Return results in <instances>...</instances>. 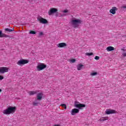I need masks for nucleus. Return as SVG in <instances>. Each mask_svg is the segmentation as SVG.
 I'll use <instances>...</instances> for the list:
<instances>
[{
	"label": "nucleus",
	"instance_id": "f257e3e1",
	"mask_svg": "<svg viewBox=\"0 0 126 126\" xmlns=\"http://www.w3.org/2000/svg\"><path fill=\"white\" fill-rule=\"evenodd\" d=\"M16 111V107L13 106H9L7 109L3 111V114L4 115H10V114H14Z\"/></svg>",
	"mask_w": 126,
	"mask_h": 126
},
{
	"label": "nucleus",
	"instance_id": "f03ea898",
	"mask_svg": "<svg viewBox=\"0 0 126 126\" xmlns=\"http://www.w3.org/2000/svg\"><path fill=\"white\" fill-rule=\"evenodd\" d=\"M71 23L74 28H77L79 26V25L82 23V21L80 19L73 18L71 21Z\"/></svg>",
	"mask_w": 126,
	"mask_h": 126
},
{
	"label": "nucleus",
	"instance_id": "7ed1b4c3",
	"mask_svg": "<svg viewBox=\"0 0 126 126\" xmlns=\"http://www.w3.org/2000/svg\"><path fill=\"white\" fill-rule=\"evenodd\" d=\"M74 106L79 110H82L83 108L86 107V105L85 104H81L78 101H75L74 103Z\"/></svg>",
	"mask_w": 126,
	"mask_h": 126
},
{
	"label": "nucleus",
	"instance_id": "20e7f679",
	"mask_svg": "<svg viewBox=\"0 0 126 126\" xmlns=\"http://www.w3.org/2000/svg\"><path fill=\"white\" fill-rule=\"evenodd\" d=\"M29 63L28 60L22 59L18 61L17 64H18V65H24V64H26V63Z\"/></svg>",
	"mask_w": 126,
	"mask_h": 126
},
{
	"label": "nucleus",
	"instance_id": "39448f33",
	"mask_svg": "<svg viewBox=\"0 0 126 126\" xmlns=\"http://www.w3.org/2000/svg\"><path fill=\"white\" fill-rule=\"evenodd\" d=\"M37 20L39 21L40 23H42V24H47L49 23L48 20H47L46 19H44L41 16H38L37 17Z\"/></svg>",
	"mask_w": 126,
	"mask_h": 126
},
{
	"label": "nucleus",
	"instance_id": "423d86ee",
	"mask_svg": "<svg viewBox=\"0 0 126 126\" xmlns=\"http://www.w3.org/2000/svg\"><path fill=\"white\" fill-rule=\"evenodd\" d=\"M46 67H47V65L43 63H40L37 66V70H38V71L43 70V69L46 68Z\"/></svg>",
	"mask_w": 126,
	"mask_h": 126
},
{
	"label": "nucleus",
	"instance_id": "0eeeda50",
	"mask_svg": "<svg viewBox=\"0 0 126 126\" xmlns=\"http://www.w3.org/2000/svg\"><path fill=\"white\" fill-rule=\"evenodd\" d=\"M58 12V9L56 8H52L48 11L49 15H53L54 13Z\"/></svg>",
	"mask_w": 126,
	"mask_h": 126
},
{
	"label": "nucleus",
	"instance_id": "6e6552de",
	"mask_svg": "<svg viewBox=\"0 0 126 126\" xmlns=\"http://www.w3.org/2000/svg\"><path fill=\"white\" fill-rule=\"evenodd\" d=\"M106 115H111L112 114H117V112L115 110H112L110 109H106L105 111Z\"/></svg>",
	"mask_w": 126,
	"mask_h": 126
},
{
	"label": "nucleus",
	"instance_id": "1a4fd4ad",
	"mask_svg": "<svg viewBox=\"0 0 126 126\" xmlns=\"http://www.w3.org/2000/svg\"><path fill=\"white\" fill-rule=\"evenodd\" d=\"M9 68L7 67H0V73H5V72H8Z\"/></svg>",
	"mask_w": 126,
	"mask_h": 126
},
{
	"label": "nucleus",
	"instance_id": "9d476101",
	"mask_svg": "<svg viewBox=\"0 0 126 126\" xmlns=\"http://www.w3.org/2000/svg\"><path fill=\"white\" fill-rule=\"evenodd\" d=\"M78 113H79V109L77 108H74L72 110L71 114L72 115V116H74L75 114H77Z\"/></svg>",
	"mask_w": 126,
	"mask_h": 126
},
{
	"label": "nucleus",
	"instance_id": "9b49d317",
	"mask_svg": "<svg viewBox=\"0 0 126 126\" xmlns=\"http://www.w3.org/2000/svg\"><path fill=\"white\" fill-rule=\"evenodd\" d=\"M9 35L3 33L0 30V38H2V37L9 38Z\"/></svg>",
	"mask_w": 126,
	"mask_h": 126
},
{
	"label": "nucleus",
	"instance_id": "f8f14e48",
	"mask_svg": "<svg viewBox=\"0 0 126 126\" xmlns=\"http://www.w3.org/2000/svg\"><path fill=\"white\" fill-rule=\"evenodd\" d=\"M116 10H118V8L116 7H113L110 10V12L112 14H116Z\"/></svg>",
	"mask_w": 126,
	"mask_h": 126
},
{
	"label": "nucleus",
	"instance_id": "ddd939ff",
	"mask_svg": "<svg viewBox=\"0 0 126 126\" xmlns=\"http://www.w3.org/2000/svg\"><path fill=\"white\" fill-rule=\"evenodd\" d=\"M67 45L66 43L64 42L60 43L57 45V47L58 48H63V47H66Z\"/></svg>",
	"mask_w": 126,
	"mask_h": 126
},
{
	"label": "nucleus",
	"instance_id": "4468645a",
	"mask_svg": "<svg viewBox=\"0 0 126 126\" xmlns=\"http://www.w3.org/2000/svg\"><path fill=\"white\" fill-rule=\"evenodd\" d=\"M39 92V91H32L29 92V94L30 96H32V95H35V94H37Z\"/></svg>",
	"mask_w": 126,
	"mask_h": 126
},
{
	"label": "nucleus",
	"instance_id": "2eb2a0df",
	"mask_svg": "<svg viewBox=\"0 0 126 126\" xmlns=\"http://www.w3.org/2000/svg\"><path fill=\"white\" fill-rule=\"evenodd\" d=\"M42 98H43V94L39 93L37 94V100L40 101L42 100Z\"/></svg>",
	"mask_w": 126,
	"mask_h": 126
},
{
	"label": "nucleus",
	"instance_id": "dca6fc26",
	"mask_svg": "<svg viewBox=\"0 0 126 126\" xmlns=\"http://www.w3.org/2000/svg\"><path fill=\"white\" fill-rule=\"evenodd\" d=\"M106 50L108 52H111L112 51H114V50H115V48L113 46H108L107 47Z\"/></svg>",
	"mask_w": 126,
	"mask_h": 126
},
{
	"label": "nucleus",
	"instance_id": "f3484780",
	"mask_svg": "<svg viewBox=\"0 0 126 126\" xmlns=\"http://www.w3.org/2000/svg\"><path fill=\"white\" fill-rule=\"evenodd\" d=\"M82 67H83V64H79L77 65L78 70H81V69H82Z\"/></svg>",
	"mask_w": 126,
	"mask_h": 126
},
{
	"label": "nucleus",
	"instance_id": "a211bd4d",
	"mask_svg": "<svg viewBox=\"0 0 126 126\" xmlns=\"http://www.w3.org/2000/svg\"><path fill=\"white\" fill-rule=\"evenodd\" d=\"M5 31L6 32H13V31H14V29L13 28L12 29H8V28H6L5 29Z\"/></svg>",
	"mask_w": 126,
	"mask_h": 126
},
{
	"label": "nucleus",
	"instance_id": "6ab92c4d",
	"mask_svg": "<svg viewBox=\"0 0 126 126\" xmlns=\"http://www.w3.org/2000/svg\"><path fill=\"white\" fill-rule=\"evenodd\" d=\"M98 74V73L97 72H92L91 73V75L92 76H94V75H97Z\"/></svg>",
	"mask_w": 126,
	"mask_h": 126
},
{
	"label": "nucleus",
	"instance_id": "aec40b11",
	"mask_svg": "<svg viewBox=\"0 0 126 126\" xmlns=\"http://www.w3.org/2000/svg\"><path fill=\"white\" fill-rule=\"evenodd\" d=\"M108 118L106 117H103L101 119V121H107L108 120Z\"/></svg>",
	"mask_w": 126,
	"mask_h": 126
},
{
	"label": "nucleus",
	"instance_id": "412c9836",
	"mask_svg": "<svg viewBox=\"0 0 126 126\" xmlns=\"http://www.w3.org/2000/svg\"><path fill=\"white\" fill-rule=\"evenodd\" d=\"M33 106H38V105H40V103L39 102H33Z\"/></svg>",
	"mask_w": 126,
	"mask_h": 126
},
{
	"label": "nucleus",
	"instance_id": "4be33fe9",
	"mask_svg": "<svg viewBox=\"0 0 126 126\" xmlns=\"http://www.w3.org/2000/svg\"><path fill=\"white\" fill-rule=\"evenodd\" d=\"M61 107L64 108V109H66V104H62L61 105Z\"/></svg>",
	"mask_w": 126,
	"mask_h": 126
},
{
	"label": "nucleus",
	"instance_id": "5701e85b",
	"mask_svg": "<svg viewBox=\"0 0 126 126\" xmlns=\"http://www.w3.org/2000/svg\"><path fill=\"white\" fill-rule=\"evenodd\" d=\"M76 62V60L75 59H71L70 60V62L72 63H74Z\"/></svg>",
	"mask_w": 126,
	"mask_h": 126
},
{
	"label": "nucleus",
	"instance_id": "b1692460",
	"mask_svg": "<svg viewBox=\"0 0 126 126\" xmlns=\"http://www.w3.org/2000/svg\"><path fill=\"white\" fill-rule=\"evenodd\" d=\"M30 34H36V32L34 31H31L30 32Z\"/></svg>",
	"mask_w": 126,
	"mask_h": 126
},
{
	"label": "nucleus",
	"instance_id": "393cba45",
	"mask_svg": "<svg viewBox=\"0 0 126 126\" xmlns=\"http://www.w3.org/2000/svg\"><path fill=\"white\" fill-rule=\"evenodd\" d=\"M86 56H92L93 55V53H86Z\"/></svg>",
	"mask_w": 126,
	"mask_h": 126
},
{
	"label": "nucleus",
	"instance_id": "a878e982",
	"mask_svg": "<svg viewBox=\"0 0 126 126\" xmlns=\"http://www.w3.org/2000/svg\"><path fill=\"white\" fill-rule=\"evenodd\" d=\"M94 59H95L96 61H98V60L100 59V57H99V56H95V57L94 58Z\"/></svg>",
	"mask_w": 126,
	"mask_h": 126
},
{
	"label": "nucleus",
	"instance_id": "bb28decb",
	"mask_svg": "<svg viewBox=\"0 0 126 126\" xmlns=\"http://www.w3.org/2000/svg\"><path fill=\"white\" fill-rule=\"evenodd\" d=\"M63 12V13H67V12H68V10H67V9L64 10Z\"/></svg>",
	"mask_w": 126,
	"mask_h": 126
},
{
	"label": "nucleus",
	"instance_id": "cd10ccee",
	"mask_svg": "<svg viewBox=\"0 0 126 126\" xmlns=\"http://www.w3.org/2000/svg\"><path fill=\"white\" fill-rule=\"evenodd\" d=\"M3 79V76L0 75V80H2Z\"/></svg>",
	"mask_w": 126,
	"mask_h": 126
},
{
	"label": "nucleus",
	"instance_id": "c85d7f7f",
	"mask_svg": "<svg viewBox=\"0 0 126 126\" xmlns=\"http://www.w3.org/2000/svg\"><path fill=\"white\" fill-rule=\"evenodd\" d=\"M42 35H44V33H43L42 32H40L39 33V35H40V36H42Z\"/></svg>",
	"mask_w": 126,
	"mask_h": 126
},
{
	"label": "nucleus",
	"instance_id": "c756f323",
	"mask_svg": "<svg viewBox=\"0 0 126 126\" xmlns=\"http://www.w3.org/2000/svg\"><path fill=\"white\" fill-rule=\"evenodd\" d=\"M122 55H123V57H126V53H123Z\"/></svg>",
	"mask_w": 126,
	"mask_h": 126
},
{
	"label": "nucleus",
	"instance_id": "7c9ffc66",
	"mask_svg": "<svg viewBox=\"0 0 126 126\" xmlns=\"http://www.w3.org/2000/svg\"><path fill=\"white\" fill-rule=\"evenodd\" d=\"M65 14H61V16H65Z\"/></svg>",
	"mask_w": 126,
	"mask_h": 126
},
{
	"label": "nucleus",
	"instance_id": "2f4dec72",
	"mask_svg": "<svg viewBox=\"0 0 126 126\" xmlns=\"http://www.w3.org/2000/svg\"><path fill=\"white\" fill-rule=\"evenodd\" d=\"M121 50H122V51H123L124 52H126V49H125L124 48L122 49Z\"/></svg>",
	"mask_w": 126,
	"mask_h": 126
},
{
	"label": "nucleus",
	"instance_id": "473e14b6",
	"mask_svg": "<svg viewBox=\"0 0 126 126\" xmlns=\"http://www.w3.org/2000/svg\"><path fill=\"white\" fill-rule=\"evenodd\" d=\"M122 8H126V6H122Z\"/></svg>",
	"mask_w": 126,
	"mask_h": 126
},
{
	"label": "nucleus",
	"instance_id": "72a5a7b5",
	"mask_svg": "<svg viewBox=\"0 0 126 126\" xmlns=\"http://www.w3.org/2000/svg\"><path fill=\"white\" fill-rule=\"evenodd\" d=\"M56 16H58V13H56Z\"/></svg>",
	"mask_w": 126,
	"mask_h": 126
},
{
	"label": "nucleus",
	"instance_id": "f704fd0d",
	"mask_svg": "<svg viewBox=\"0 0 126 126\" xmlns=\"http://www.w3.org/2000/svg\"><path fill=\"white\" fill-rule=\"evenodd\" d=\"M1 91H2L1 89H0V92H1Z\"/></svg>",
	"mask_w": 126,
	"mask_h": 126
},
{
	"label": "nucleus",
	"instance_id": "c9c22d12",
	"mask_svg": "<svg viewBox=\"0 0 126 126\" xmlns=\"http://www.w3.org/2000/svg\"><path fill=\"white\" fill-rule=\"evenodd\" d=\"M60 126V125H56V126Z\"/></svg>",
	"mask_w": 126,
	"mask_h": 126
}]
</instances>
